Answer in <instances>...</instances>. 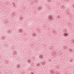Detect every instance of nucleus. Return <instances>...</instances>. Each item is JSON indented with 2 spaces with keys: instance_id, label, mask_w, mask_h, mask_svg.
I'll use <instances>...</instances> for the list:
<instances>
[{
  "instance_id": "f257e3e1",
  "label": "nucleus",
  "mask_w": 74,
  "mask_h": 74,
  "mask_svg": "<svg viewBox=\"0 0 74 74\" xmlns=\"http://www.w3.org/2000/svg\"><path fill=\"white\" fill-rule=\"evenodd\" d=\"M49 19L51 20H52V17H50Z\"/></svg>"
},
{
  "instance_id": "f03ea898",
  "label": "nucleus",
  "mask_w": 74,
  "mask_h": 74,
  "mask_svg": "<svg viewBox=\"0 0 74 74\" xmlns=\"http://www.w3.org/2000/svg\"><path fill=\"white\" fill-rule=\"evenodd\" d=\"M67 35V34H65V37H66V36Z\"/></svg>"
}]
</instances>
